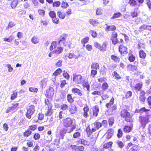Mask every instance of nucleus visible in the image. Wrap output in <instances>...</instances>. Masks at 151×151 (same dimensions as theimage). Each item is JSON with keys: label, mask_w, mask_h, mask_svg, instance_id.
Segmentation results:
<instances>
[{"label": "nucleus", "mask_w": 151, "mask_h": 151, "mask_svg": "<svg viewBox=\"0 0 151 151\" xmlns=\"http://www.w3.org/2000/svg\"><path fill=\"white\" fill-rule=\"evenodd\" d=\"M68 111L70 114H74L76 112L77 108L75 105L71 106L68 109Z\"/></svg>", "instance_id": "nucleus-20"}, {"label": "nucleus", "mask_w": 151, "mask_h": 151, "mask_svg": "<svg viewBox=\"0 0 151 151\" xmlns=\"http://www.w3.org/2000/svg\"><path fill=\"white\" fill-rule=\"evenodd\" d=\"M33 138L35 140L39 139L40 138V135L38 133H35L33 136Z\"/></svg>", "instance_id": "nucleus-64"}, {"label": "nucleus", "mask_w": 151, "mask_h": 151, "mask_svg": "<svg viewBox=\"0 0 151 151\" xmlns=\"http://www.w3.org/2000/svg\"><path fill=\"white\" fill-rule=\"evenodd\" d=\"M18 92L16 90L13 91L11 95L10 99L13 100L16 98L17 96Z\"/></svg>", "instance_id": "nucleus-30"}, {"label": "nucleus", "mask_w": 151, "mask_h": 151, "mask_svg": "<svg viewBox=\"0 0 151 151\" xmlns=\"http://www.w3.org/2000/svg\"><path fill=\"white\" fill-rule=\"evenodd\" d=\"M18 1L17 0H12L11 4V6L12 8H15L17 6Z\"/></svg>", "instance_id": "nucleus-41"}, {"label": "nucleus", "mask_w": 151, "mask_h": 151, "mask_svg": "<svg viewBox=\"0 0 151 151\" xmlns=\"http://www.w3.org/2000/svg\"><path fill=\"white\" fill-rule=\"evenodd\" d=\"M71 91L73 93H77L80 96H83V93L79 89L76 88H74L72 89Z\"/></svg>", "instance_id": "nucleus-21"}, {"label": "nucleus", "mask_w": 151, "mask_h": 151, "mask_svg": "<svg viewBox=\"0 0 151 151\" xmlns=\"http://www.w3.org/2000/svg\"><path fill=\"white\" fill-rule=\"evenodd\" d=\"M38 12L39 14L41 16L44 17L45 15V11L42 9H39L38 10Z\"/></svg>", "instance_id": "nucleus-49"}, {"label": "nucleus", "mask_w": 151, "mask_h": 151, "mask_svg": "<svg viewBox=\"0 0 151 151\" xmlns=\"http://www.w3.org/2000/svg\"><path fill=\"white\" fill-rule=\"evenodd\" d=\"M96 14L97 15H100L102 14V10L100 8H97L96 10Z\"/></svg>", "instance_id": "nucleus-57"}, {"label": "nucleus", "mask_w": 151, "mask_h": 151, "mask_svg": "<svg viewBox=\"0 0 151 151\" xmlns=\"http://www.w3.org/2000/svg\"><path fill=\"white\" fill-rule=\"evenodd\" d=\"M150 110L149 109H146L145 107H143L140 109L138 110L137 112L142 113L144 112L149 111Z\"/></svg>", "instance_id": "nucleus-56"}, {"label": "nucleus", "mask_w": 151, "mask_h": 151, "mask_svg": "<svg viewBox=\"0 0 151 151\" xmlns=\"http://www.w3.org/2000/svg\"><path fill=\"white\" fill-rule=\"evenodd\" d=\"M137 60V61H135L134 62V65H133V70H137V67H138V65L139 63L138 62V58H136ZM136 58L133 56V62L134 61L136 60Z\"/></svg>", "instance_id": "nucleus-18"}, {"label": "nucleus", "mask_w": 151, "mask_h": 151, "mask_svg": "<svg viewBox=\"0 0 151 151\" xmlns=\"http://www.w3.org/2000/svg\"><path fill=\"white\" fill-rule=\"evenodd\" d=\"M111 59L115 62L119 63L120 60V58L119 57L114 55H111Z\"/></svg>", "instance_id": "nucleus-29"}, {"label": "nucleus", "mask_w": 151, "mask_h": 151, "mask_svg": "<svg viewBox=\"0 0 151 151\" xmlns=\"http://www.w3.org/2000/svg\"><path fill=\"white\" fill-rule=\"evenodd\" d=\"M110 111L112 113L114 112L117 109V106L115 104L113 105L111 107L109 108Z\"/></svg>", "instance_id": "nucleus-62"}, {"label": "nucleus", "mask_w": 151, "mask_h": 151, "mask_svg": "<svg viewBox=\"0 0 151 151\" xmlns=\"http://www.w3.org/2000/svg\"><path fill=\"white\" fill-rule=\"evenodd\" d=\"M91 68L92 69L97 70L99 68V65L98 63L93 62L91 65Z\"/></svg>", "instance_id": "nucleus-26"}, {"label": "nucleus", "mask_w": 151, "mask_h": 151, "mask_svg": "<svg viewBox=\"0 0 151 151\" xmlns=\"http://www.w3.org/2000/svg\"><path fill=\"white\" fill-rule=\"evenodd\" d=\"M32 133V132L29 129H27L23 133V135L24 137H28L30 136Z\"/></svg>", "instance_id": "nucleus-31"}, {"label": "nucleus", "mask_w": 151, "mask_h": 151, "mask_svg": "<svg viewBox=\"0 0 151 151\" xmlns=\"http://www.w3.org/2000/svg\"><path fill=\"white\" fill-rule=\"evenodd\" d=\"M86 131L88 136H89L91 135L92 133V131L89 126H88L86 128Z\"/></svg>", "instance_id": "nucleus-50"}, {"label": "nucleus", "mask_w": 151, "mask_h": 151, "mask_svg": "<svg viewBox=\"0 0 151 151\" xmlns=\"http://www.w3.org/2000/svg\"><path fill=\"white\" fill-rule=\"evenodd\" d=\"M104 93V91L102 90L100 91H95L93 92L91 94L93 95H99L100 96H101L102 94Z\"/></svg>", "instance_id": "nucleus-33"}, {"label": "nucleus", "mask_w": 151, "mask_h": 151, "mask_svg": "<svg viewBox=\"0 0 151 151\" xmlns=\"http://www.w3.org/2000/svg\"><path fill=\"white\" fill-rule=\"evenodd\" d=\"M94 127L98 129L102 126L101 123L98 121H96L93 123Z\"/></svg>", "instance_id": "nucleus-39"}, {"label": "nucleus", "mask_w": 151, "mask_h": 151, "mask_svg": "<svg viewBox=\"0 0 151 151\" xmlns=\"http://www.w3.org/2000/svg\"><path fill=\"white\" fill-rule=\"evenodd\" d=\"M82 86L83 88H86L88 93L90 91V85L88 82H86L83 83Z\"/></svg>", "instance_id": "nucleus-38"}, {"label": "nucleus", "mask_w": 151, "mask_h": 151, "mask_svg": "<svg viewBox=\"0 0 151 151\" xmlns=\"http://www.w3.org/2000/svg\"><path fill=\"white\" fill-rule=\"evenodd\" d=\"M62 70L60 68L57 69L52 74V75L54 76H57L60 74L62 72Z\"/></svg>", "instance_id": "nucleus-35"}, {"label": "nucleus", "mask_w": 151, "mask_h": 151, "mask_svg": "<svg viewBox=\"0 0 151 151\" xmlns=\"http://www.w3.org/2000/svg\"><path fill=\"white\" fill-rule=\"evenodd\" d=\"M35 107L34 105H32L27 109L25 115L28 119H30L31 118L32 116L34 114L35 111Z\"/></svg>", "instance_id": "nucleus-5"}, {"label": "nucleus", "mask_w": 151, "mask_h": 151, "mask_svg": "<svg viewBox=\"0 0 151 151\" xmlns=\"http://www.w3.org/2000/svg\"><path fill=\"white\" fill-rule=\"evenodd\" d=\"M45 102L46 109L52 108L53 106L51 102L48 99H45Z\"/></svg>", "instance_id": "nucleus-17"}, {"label": "nucleus", "mask_w": 151, "mask_h": 151, "mask_svg": "<svg viewBox=\"0 0 151 151\" xmlns=\"http://www.w3.org/2000/svg\"><path fill=\"white\" fill-rule=\"evenodd\" d=\"M106 25H107L106 28L105 29V30L106 31H114L116 29V27L114 25H108L107 24Z\"/></svg>", "instance_id": "nucleus-15"}, {"label": "nucleus", "mask_w": 151, "mask_h": 151, "mask_svg": "<svg viewBox=\"0 0 151 151\" xmlns=\"http://www.w3.org/2000/svg\"><path fill=\"white\" fill-rule=\"evenodd\" d=\"M119 50L121 55L126 54L128 53L127 48L123 45H121L119 46Z\"/></svg>", "instance_id": "nucleus-10"}, {"label": "nucleus", "mask_w": 151, "mask_h": 151, "mask_svg": "<svg viewBox=\"0 0 151 151\" xmlns=\"http://www.w3.org/2000/svg\"><path fill=\"white\" fill-rule=\"evenodd\" d=\"M74 97L72 96V94L68 93L67 94L66 96V99L68 103L70 104H72L73 103L74 101Z\"/></svg>", "instance_id": "nucleus-19"}, {"label": "nucleus", "mask_w": 151, "mask_h": 151, "mask_svg": "<svg viewBox=\"0 0 151 151\" xmlns=\"http://www.w3.org/2000/svg\"><path fill=\"white\" fill-rule=\"evenodd\" d=\"M65 13L66 16H69L73 13V12L71 8H69L66 10Z\"/></svg>", "instance_id": "nucleus-42"}, {"label": "nucleus", "mask_w": 151, "mask_h": 151, "mask_svg": "<svg viewBox=\"0 0 151 151\" xmlns=\"http://www.w3.org/2000/svg\"><path fill=\"white\" fill-rule=\"evenodd\" d=\"M54 49L52 52L56 54H59L63 50V48L58 45V43L56 41H53L49 47V50L52 51Z\"/></svg>", "instance_id": "nucleus-2"}, {"label": "nucleus", "mask_w": 151, "mask_h": 151, "mask_svg": "<svg viewBox=\"0 0 151 151\" xmlns=\"http://www.w3.org/2000/svg\"><path fill=\"white\" fill-rule=\"evenodd\" d=\"M47 111L45 113V115L46 116H51L53 113V110L52 108H48L46 109Z\"/></svg>", "instance_id": "nucleus-43"}, {"label": "nucleus", "mask_w": 151, "mask_h": 151, "mask_svg": "<svg viewBox=\"0 0 151 151\" xmlns=\"http://www.w3.org/2000/svg\"><path fill=\"white\" fill-rule=\"evenodd\" d=\"M73 81L77 84H81L83 81V78L81 74L74 73L73 75Z\"/></svg>", "instance_id": "nucleus-6"}, {"label": "nucleus", "mask_w": 151, "mask_h": 151, "mask_svg": "<svg viewBox=\"0 0 151 151\" xmlns=\"http://www.w3.org/2000/svg\"><path fill=\"white\" fill-rule=\"evenodd\" d=\"M114 74H113V77H115V78L117 80L120 79H121V76L116 71H114L113 72Z\"/></svg>", "instance_id": "nucleus-46"}, {"label": "nucleus", "mask_w": 151, "mask_h": 151, "mask_svg": "<svg viewBox=\"0 0 151 151\" xmlns=\"http://www.w3.org/2000/svg\"><path fill=\"white\" fill-rule=\"evenodd\" d=\"M97 70L92 69L91 72V76L92 77H95L96 75L97 74Z\"/></svg>", "instance_id": "nucleus-58"}, {"label": "nucleus", "mask_w": 151, "mask_h": 151, "mask_svg": "<svg viewBox=\"0 0 151 151\" xmlns=\"http://www.w3.org/2000/svg\"><path fill=\"white\" fill-rule=\"evenodd\" d=\"M113 143L112 141H109L104 144L103 146V149H111Z\"/></svg>", "instance_id": "nucleus-14"}, {"label": "nucleus", "mask_w": 151, "mask_h": 151, "mask_svg": "<svg viewBox=\"0 0 151 151\" xmlns=\"http://www.w3.org/2000/svg\"><path fill=\"white\" fill-rule=\"evenodd\" d=\"M57 14L58 18L62 19H64L66 16L65 12L61 11L57 12Z\"/></svg>", "instance_id": "nucleus-16"}, {"label": "nucleus", "mask_w": 151, "mask_h": 151, "mask_svg": "<svg viewBox=\"0 0 151 151\" xmlns=\"http://www.w3.org/2000/svg\"><path fill=\"white\" fill-rule=\"evenodd\" d=\"M14 37L13 35H11L9 36L8 38H4V40L5 42H11L14 39Z\"/></svg>", "instance_id": "nucleus-32"}, {"label": "nucleus", "mask_w": 151, "mask_h": 151, "mask_svg": "<svg viewBox=\"0 0 151 151\" xmlns=\"http://www.w3.org/2000/svg\"><path fill=\"white\" fill-rule=\"evenodd\" d=\"M120 115L122 118H123L125 120L129 122L131 119L130 114L126 109H123L121 112Z\"/></svg>", "instance_id": "nucleus-3"}, {"label": "nucleus", "mask_w": 151, "mask_h": 151, "mask_svg": "<svg viewBox=\"0 0 151 151\" xmlns=\"http://www.w3.org/2000/svg\"><path fill=\"white\" fill-rule=\"evenodd\" d=\"M89 32L90 33H91V35L93 37H97L98 35L96 31L93 30H90Z\"/></svg>", "instance_id": "nucleus-55"}, {"label": "nucleus", "mask_w": 151, "mask_h": 151, "mask_svg": "<svg viewBox=\"0 0 151 151\" xmlns=\"http://www.w3.org/2000/svg\"><path fill=\"white\" fill-rule=\"evenodd\" d=\"M146 93L143 91L142 90L140 92V95L139 97L140 100L143 102H144L145 100V96Z\"/></svg>", "instance_id": "nucleus-22"}, {"label": "nucleus", "mask_w": 151, "mask_h": 151, "mask_svg": "<svg viewBox=\"0 0 151 151\" xmlns=\"http://www.w3.org/2000/svg\"><path fill=\"white\" fill-rule=\"evenodd\" d=\"M109 86L107 83L106 82H104L101 85V88L102 91H104L107 89L109 88Z\"/></svg>", "instance_id": "nucleus-36"}, {"label": "nucleus", "mask_w": 151, "mask_h": 151, "mask_svg": "<svg viewBox=\"0 0 151 151\" xmlns=\"http://www.w3.org/2000/svg\"><path fill=\"white\" fill-rule=\"evenodd\" d=\"M68 106L66 104H63L61 105L60 107V110L65 111L67 110L68 108Z\"/></svg>", "instance_id": "nucleus-47"}, {"label": "nucleus", "mask_w": 151, "mask_h": 151, "mask_svg": "<svg viewBox=\"0 0 151 151\" xmlns=\"http://www.w3.org/2000/svg\"><path fill=\"white\" fill-rule=\"evenodd\" d=\"M114 120L113 117H111L109 119L108 122L109 125L110 127H111L113 125V124L114 123Z\"/></svg>", "instance_id": "nucleus-60"}, {"label": "nucleus", "mask_w": 151, "mask_h": 151, "mask_svg": "<svg viewBox=\"0 0 151 151\" xmlns=\"http://www.w3.org/2000/svg\"><path fill=\"white\" fill-rule=\"evenodd\" d=\"M67 132H68V131L67 130L63 128L59 132L60 135L59 138L63 139L64 136V134Z\"/></svg>", "instance_id": "nucleus-25"}, {"label": "nucleus", "mask_w": 151, "mask_h": 151, "mask_svg": "<svg viewBox=\"0 0 151 151\" xmlns=\"http://www.w3.org/2000/svg\"><path fill=\"white\" fill-rule=\"evenodd\" d=\"M63 43V45L65 46H68L70 47L71 44V43L70 42H68L66 41V40H65L64 41L63 40L62 41L61 43Z\"/></svg>", "instance_id": "nucleus-59"}, {"label": "nucleus", "mask_w": 151, "mask_h": 151, "mask_svg": "<svg viewBox=\"0 0 151 151\" xmlns=\"http://www.w3.org/2000/svg\"><path fill=\"white\" fill-rule=\"evenodd\" d=\"M113 135V130L111 129L108 130L107 135L106 136V138L109 139L111 138Z\"/></svg>", "instance_id": "nucleus-27"}, {"label": "nucleus", "mask_w": 151, "mask_h": 151, "mask_svg": "<svg viewBox=\"0 0 151 151\" xmlns=\"http://www.w3.org/2000/svg\"><path fill=\"white\" fill-rule=\"evenodd\" d=\"M37 124H32L29 126V129L31 131H34L37 129Z\"/></svg>", "instance_id": "nucleus-52"}, {"label": "nucleus", "mask_w": 151, "mask_h": 151, "mask_svg": "<svg viewBox=\"0 0 151 151\" xmlns=\"http://www.w3.org/2000/svg\"><path fill=\"white\" fill-rule=\"evenodd\" d=\"M89 108L87 104H85L83 109V111L82 112V115L84 118H87L89 117Z\"/></svg>", "instance_id": "nucleus-9"}, {"label": "nucleus", "mask_w": 151, "mask_h": 151, "mask_svg": "<svg viewBox=\"0 0 151 151\" xmlns=\"http://www.w3.org/2000/svg\"><path fill=\"white\" fill-rule=\"evenodd\" d=\"M66 35H61L60 38L59 40L58 41V44H60V43H61L62 41L63 40H66Z\"/></svg>", "instance_id": "nucleus-54"}, {"label": "nucleus", "mask_w": 151, "mask_h": 151, "mask_svg": "<svg viewBox=\"0 0 151 151\" xmlns=\"http://www.w3.org/2000/svg\"><path fill=\"white\" fill-rule=\"evenodd\" d=\"M107 45V42H104L102 45L98 42H96L94 43V45L95 47L97 48L101 51L104 52L106 50Z\"/></svg>", "instance_id": "nucleus-4"}, {"label": "nucleus", "mask_w": 151, "mask_h": 151, "mask_svg": "<svg viewBox=\"0 0 151 151\" xmlns=\"http://www.w3.org/2000/svg\"><path fill=\"white\" fill-rule=\"evenodd\" d=\"M89 22L90 24L93 27L97 26L99 23L98 20L92 18L89 19Z\"/></svg>", "instance_id": "nucleus-13"}, {"label": "nucleus", "mask_w": 151, "mask_h": 151, "mask_svg": "<svg viewBox=\"0 0 151 151\" xmlns=\"http://www.w3.org/2000/svg\"><path fill=\"white\" fill-rule=\"evenodd\" d=\"M60 124L65 127H70V129L68 131V133H70L76 128L75 125H73V119L69 117H68L65 118L63 119L60 122Z\"/></svg>", "instance_id": "nucleus-1"}, {"label": "nucleus", "mask_w": 151, "mask_h": 151, "mask_svg": "<svg viewBox=\"0 0 151 151\" xmlns=\"http://www.w3.org/2000/svg\"><path fill=\"white\" fill-rule=\"evenodd\" d=\"M79 142H80V144L83 145L84 146L89 145V144L88 141L86 140L83 139H79Z\"/></svg>", "instance_id": "nucleus-40"}, {"label": "nucleus", "mask_w": 151, "mask_h": 151, "mask_svg": "<svg viewBox=\"0 0 151 151\" xmlns=\"http://www.w3.org/2000/svg\"><path fill=\"white\" fill-rule=\"evenodd\" d=\"M139 122H140L142 126L145 127L147 123L150 122L149 117L148 116H139Z\"/></svg>", "instance_id": "nucleus-8"}, {"label": "nucleus", "mask_w": 151, "mask_h": 151, "mask_svg": "<svg viewBox=\"0 0 151 151\" xmlns=\"http://www.w3.org/2000/svg\"><path fill=\"white\" fill-rule=\"evenodd\" d=\"M19 104L18 103H16L15 104H12V106L10 107L7 109L6 111V112L8 113L11 111H13L18 108L19 106Z\"/></svg>", "instance_id": "nucleus-12"}, {"label": "nucleus", "mask_w": 151, "mask_h": 151, "mask_svg": "<svg viewBox=\"0 0 151 151\" xmlns=\"http://www.w3.org/2000/svg\"><path fill=\"white\" fill-rule=\"evenodd\" d=\"M142 83H138L134 87V89L137 91H139L142 88Z\"/></svg>", "instance_id": "nucleus-37"}, {"label": "nucleus", "mask_w": 151, "mask_h": 151, "mask_svg": "<svg viewBox=\"0 0 151 151\" xmlns=\"http://www.w3.org/2000/svg\"><path fill=\"white\" fill-rule=\"evenodd\" d=\"M54 94V90L53 88L50 87L47 89L45 94L46 97L49 99H52Z\"/></svg>", "instance_id": "nucleus-7"}, {"label": "nucleus", "mask_w": 151, "mask_h": 151, "mask_svg": "<svg viewBox=\"0 0 151 151\" xmlns=\"http://www.w3.org/2000/svg\"><path fill=\"white\" fill-rule=\"evenodd\" d=\"M48 14L51 19L53 17H55L56 16V13L53 11H50L49 12Z\"/></svg>", "instance_id": "nucleus-51"}, {"label": "nucleus", "mask_w": 151, "mask_h": 151, "mask_svg": "<svg viewBox=\"0 0 151 151\" xmlns=\"http://www.w3.org/2000/svg\"><path fill=\"white\" fill-rule=\"evenodd\" d=\"M89 40L88 37L86 36L82 39L81 40V44H83L84 46L86 43H87Z\"/></svg>", "instance_id": "nucleus-34"}, {"label": "nucleus", "mask_w": 151, "mask_h": 151, "mask_svg": "<svg viewBox=\"0 0 151 151\" xmlns=\"http://www.w3.org/2000/svg\"><path fill=\"white\" fill-rule=\"evenodd\" d=\"M81 133L78 132H75L73 135V137L75 138H77L81 136Z\"/></svg>", "instance_id": "nucleus-63"}, {"label": "nucleus", "mask_w": 151, "mask_h": 151, "mask_svg": "<svg viewBox=\"0 0 151 151\" xmlns=\"http://www.w3.org/2000/svg\"><path fill=\"white\" fill-rule=\"evenodd\" d=\"M114 97H112L110 99L109 102L106 104V107L107 108L109 109L114 105L113 104L114 103Z\"/></svg>", "instance_id": "nucleus-23"}, {"label": "nucleus", "mask_w": 151, "mask_h": 151, "mask_svg": "<svg viewBox=\"0 0 151 151\" xmlns=\"http://www.w3.org/2000/svg\"><path fill=\"white\" fill-rule=\"evenodd\" d=\"M29 91L37 93L38 91V89L37 88L35 87H30L29 88Z\"/></svg>", "instance_id": "nucleus-61"}, {"label": "nucleus", "mask_w": 151, "mask_h": 151, "mask_svg": "<svg viewBox=\"0 0 151 151\" xmlns=\"http://www.w3.org/2000/svg\"><path fill=\"white\" fill-rule=\"evenodd\" d=\"M52 22L53 23L58 24L59 23V18L57 17L56 16L55 17L52 19Z\"/></svg>", "instance_id": "nucleus-53"}, {"label": "nucleus", "mask_w": 151, "mask_h": 151, "mask_svg": "<svg viewBox=\"0 0 151 151\" xmlns=\"http://www.w3.org/2000/svg\"><path fill=\"white\" fill-rule=\"evenodd\" d=\"M69 6V5L68 3L64 1H63L62 2L61 5V8L64 9H66Z\"/></svg>", "instance_id": "nucleus-45"}, {"label": "nucleus", "mask_w": 151, "mask_h": 151, "mask_svg": "<svg viewBox=\"0 0 151 151\" xmlns=\"http://www.w3.org/2000/svg\"><path fill=\"white\" fill-rule=\"evenodd\" d=\"M99 111V109L98 106H95L92 109V115L91 114L90 115V116L96 117L98 116Z\"/></svg>", "instance_id": "nucleus-11"}, {"label": "nucleus", "mask_w": 151, "mask_h": 151, "mask_svg": "<svg viewBox=\"0 0 151 151\" xmlns=\"http://www.w3.org/2000/svg\"><path fill=\"white\" fill-rule=\"evenodd\" d=\"M131 127L128 126H125L124 128V132L126 133H128L130 132L131 130Z\"/></svg>", "instance_id": "nucleus-48"}, {"label": "nucleus", "mask_w": 151, "mask_h": 151, "mask_svg": "<svg viewBox=\"0 0 151 151\" xmlns=\"http://www.w3.org/2000/svg\"><path fill=\"white\" fill-rule=\"evenodd\" d=\"M139 56L140 58L145 59L146 57L147 54L143 50H140L139 51Z\"/></svg>", "instance_id": "nucleus-24"}, {"label": "nucleus", "mask_w": 151, "mask_h": 151, "mask_svg": "<svg viewBox=\"0 0 151 151\" xmlns=\"http://www.w3.org/2000/svg\"><path fill=\"white\" fill-rule=\"evenodd\" d=\"M123 131L121 128L118 129L116 133V136L119 139L121 138L123 136Z\"/></svg>", "instance_id": "nucleus-28"}, {"label": "nucleus", "mask_w": 151, "mask_h": 151, "mask_svg": "<svg viewBox=\"0 0 151 151\" xmlns=\"http://www.w3.org/2000/svg\"><path fill=\"white\" fill-rule=\"evenodd\" d=\"M122 16V14L119 12L114 13L113 16L111 18V19H113Z\"/></svg>", "instance_id": "nucleus-44"}]
</instances>
